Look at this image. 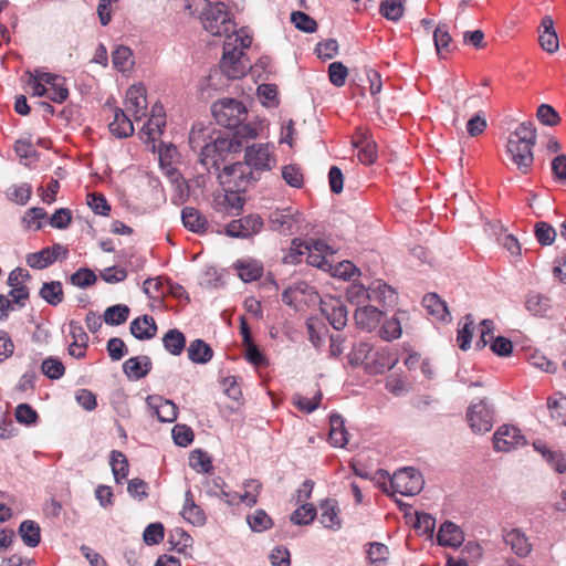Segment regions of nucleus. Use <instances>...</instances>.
Listing matches in <instances>:
<instances>
[{
	"label": "nucleus",
	"instance_id": "052dcab7",
	"mask_svg": "<svg viewBox=\"0 0 566 566\" xmlns=\"http://www.w3.org/2000/svg\"><path fill=\"white\" fill-rule=\"evenodd\" d=\"M316 516V509L312 504H303L291 515V521L296 525H307Z\"/></svg>",
	"mask_w": 566,
	"mask_h": 566
},
{
	"label": "nucleus",
	"instance_id": "0eeeda50",
	"mask_svg": "<svg viewBox=\"0 0 566 566\" xmlns=\"http://www.w3.org/2000/svg\"><path fill=\"white\" fill-rule=\"evenodd\" d=\"M467 419L474 433H486L493 427L494 409L488 399H481L468 408Z\"/></svg>",
	"mask_w": 566,
	"mask_h": 566
},
{
	"label": "nucleus",
	"instance_id": "8fccbe9b",
	"mask_svg": "<svg viewBox=\"0 0 566 566\" xmlns=\"http://www.w3.org/2000/svg\"><path fill=\"white\" fill-rule=\"evenodd\" d=\"M547 407L552 419H554L557 424L566 427V397L549 398Z\"/></svg>",
	"mask_w": 566,
	"mask_h": 566
},
{
	"label": "nucleus",
	"instance_id": "f8f14e48",
	"mask_svg": "<svg viewBox=\"0 0 566 566\" xmlns=\"http://www.w3.org/2000/svg\"><path fill=\"white\" fill-rule=\"evenodd\" d=\"M263 228V220L259 214H249L232 220L226 228V233L232 238H248L256 234Z\"/></svg>",
	"mask_w": 566,
	"mask_h": 566
},
{
	"label": "nucleus",
	"instance_id": "13d9d810",
	"mask_svg": "<svg viewBox=\"0 0 566 566\" xmlns=\"http://www.w3.org/2000/svg\"><path fill=\"white\" fill-rule=\"evenodd\" d=\"M70 281L73 285L85 289L95 284L97 276L91 269L81 268L71 275Z\"/></svg>",
	"mask_w": 566,
	"mask_h": 566
},
{
	"label": "nucleus",
	"instance_id": "72a5a7b5",
	"mask_svg": "<svg viewBox=\"0 0 566 566\" xmlns=\"http://www.w3.org/2000/svg\"><path fill=\"white\" fill-rule=\"evenodd\" d=\"M39 294L48 304L56 306L62 303L64 297L62 283L60 281L45 282Z\"/></svg>",
	"mask_w": 566,
	"mask_h": 566
},
{
	"label": "nucleus",
	"instance_id": "2eb2a0df",
	"mask_svg": "<svg viewBox=\"0 0 566 566\" xmlns=\"http://www.w3.org/2000/svg\"><path fill=\"white\" fill-rule=\"evenodd\" d=\"M147 406L160 422H172L177 419L178 408L171 400L160 396H148Z\"/></svg>",
	"mask_w": 566,
	"mask_h": 566
},
{
	"label": "nucleus",
	"instance_id": "20e7f679",
	"mask_svg": "<svg viewBox=\"0 0 566 566\" xmlns=\"http://www.w3.org/2000/svg\"><path fill=\"white\" fill-rule=\"evenodd\" d=\"M198 6H201L203 12L200 17L202 25L207 32L213 36H230L241 33L243 30L237 31L234 22L231 20L227 7L223 2L211 3L209 0H195Z\"/></svg>",
	"mask_w": 566,
	"mask_h": 566
},
{
	"label": "nucleus",
	"instance_id": "4c0bfd02",
	"mask_svg": "<svg viewBox=\"0 0 566 566\" xmlns=\"http://www.w3.org/2000/svg\"><path fill=\"white\" fill-rule=\"evenodd\" d=\"M130 310L125 304H116L105 310L103 319L107 325L117 326L125 323L129 317Z\"/></svg>",
	"mask_w": 566,
	"mask_h": 566
},
{
	"label": "nucleus",
	"instance_id": "7c9ffc66",
	"mask_svg": "<svg viewBox=\"0 0 566 566\" xmlns=\"http://www.w3.org/2000/svg\"><path fill=\"white\" fill-rule=\"evenodd\" d=\"M369 301L382 304L395 303L397 295L395 290L382 281H376L369 286Z\"/></svg>",
	"mask_w": 566,
	"mask_h": 566
},
{
	"label": "nucleus",
	"instance_id": "aec40b11",
	"mask_svg": "<svg viewBox=\"0 0 566 566\" xmlns=\"http://www.w3.org/2000/svg\"><path fill=\"white\" fill-rule=\"evenodd\" d=\"M382 316V312L379 311L377 307L371 305H364L359 306L355 311V322L356 324L365 329V331H373L376 328V326L379 324Z\"/></svg>",
	"mask_w": 566,
	"mask_h": 566
},
{
	"label": "nucleus",
	"instance_id": "79ce46f5",
	"mask_svg": "<svg viewBox=\"0 0 566 566\" xmlns=\"http://www.w3.org/2000/svg\"><path fill=\"white\" fill-rule=\"evenodd\" d=\"M405 0H382L379 11L382 17L391 21H398L402 18Z\"/></svg>",
	"mask_w": 566,
	"mask_h": 566
},
{
	"label": "nucleus",
	"instance_id": "4be33fe9",
	"mask_svg": "<svg viewBox=\"0 0 566 566\" xmlns=\"http://www.w3.org/2000/svg\"><path fill=\"white\" fill-rule=\"evenodd\" d=\"M181 516L195 526H202L206 523V514L203 510L195 503L191 490H187L185 493Z\"/></svg>",
	"mask_w": 566,
	"mask_h": 566
},
{
	"label": "nucleus",
	"instance_id": "4d7b16f0",
	"mask_svg": "<svg viewBox=\"0 0 566 566\" xmlns=\"http://www.w3.org/2000/svg\"><path fill=\"white\" fill-rule=\"evenodd\" d=\"M401 333V321L398 317L385 321L379 331L380 337L387 342L399 338Z\"/></svg>",
	"mask_w": 566,
	"mask_h": 566
},
{
	"label": "nucleus",
	"instance_id": "c85d7f7f",
	"mask_svg": "<svg viewBox=\"0 0 566 566\" xmlns=\"http://www.w3.org/2000/svg\"><path fill=\"white\" fill-rule=\"evenodd\" d=\"M188 358L195 364H207L213 357V350L209 344L202 339L190 342L187 348Z\"/></svg>",
	"mask_w": 566,
	"mask_h": 566
},
{
	"label": "nucleus",
	"instance_id": "69168bd1",
	"mask_svg": "<svg viewBox=\"0 0 566 566\" xmlns=\"http://www.w3.org/2000/svg\"><path fill=\"white\" fill-rule=\"evenodd\" d=\"M15 419L19 423L31 426L38 421L36 411L28 403H20L15 408Z\"/></svg>",
	"mask_w": 566,
	"mask_h": 566
},
{
	"label": "nucleus",
	"instance_id": "5fc2aeb1",
	"mask_svg": "<svg viewBox=\"0 0 566 566\" xmlns=\"http://www.w3.org/2000/svg\"><path fill=\"white\" fill-rule=\"evenodd\" d=\"M114 67L125 72L133 65L132 51L127 46H118L112 54Z\"/></svg>",
	"mask_w": 566,
	"mask_h": 566
},
{
	"label": "nucleus",
	"instance_id": "de8ad7c7",
	"mask_svg": "<svg viewBox=\"0 0 566 566\" xmlns=\"http://www.w3.org/2000/svg\"><path fill=\"white\" fill-rule=\"evenodd\" d=\"M322 397V392L317 390L313 398H307L300 394H295L292 398V401L294 407L298 410L306 413H312L319 407Z\"/></svg>",
	"mask_w": 566,
	"mask_h": 566
},
{
	"label": "nucleus",
	"instance_id": "338daca9",
	"mask_svg": "<svg viewBox=\"0 0 566 566\" xmlns=\"http://www.w3.org/2000/svg\"><path fill=\"white\" fill-rule=\"evenodd\" d=\"M305 253V241L295 238L292 240V245L289 252L283 256V262L286 264H296L301 262V258Z\"/></svg>",
	"mask_w": 566,
	"mask_h": 566
},
{
	"label": "nucleus",
	"instance_id": "ddd939ff",
	"mask_svg": "<svg viewBox=\"0 0 566 566\" xmlns=\"http://www.w3.org/2000/svg\"><path fill=\"white\" fill-rule=\"evenodd\" d=\"M125 107L136 122L147 115L146 90L142 84L132 85L127 90Z\"/></svg>",
	"mask_w": 566,
	"mask_h": 566
},
{
	"label": "nucleus",
	"instance_id": "bb28decb",
	"mask_svg": "<svg viewBox=\"0 0 566 566\" xmlns=\"http://www.w3.org/2000/svg\"><path fill=\"white\" fill-rule=\"evenodd\" d=\"M422 305L427 310L428 314L439 321H448L450 318V313L446 302L436 293L426 294L422 298Z\"/></svg>",
	"mask_w": 566,
	"mask_h": 566
},
{
	"label": "nucleus",
	"instance_id": "c9c22d12",
	"mask_svg": "<svg viewBox=\"0 0 566 566\" xmlns=\"http://www.w3.org/2000/svg\"><path fill=\"white\" fill-rule=\"evenodd\" d=\"M109 463L112 467V472L115 481L117 483H122L124 480H126L129 471V465L125 454L120 451H112Z\"/></svg>",
	"mask_w": 566,
	"mask_h": 566
},
{
	"label": "nucleus",
	"instance_id": "9d476101",
	"mask_svg": "<svg viewBox=\"0 0 566 566\" xmlns=\"http://www.w3.org/2000/svg\"><path fill=\"white\" fill-rule=\"evenodd\" d=\"M232 140L223 137H216L201 147L200 163L207 170L211 167L218 168V161L223 159V154L232 148Z\"/></svg>",
	"mask_w": 566,
	"mask_h": 566
},
{
	"label": "nucleus",
	"instance_id": "5701e85b",
	"mask_svg": "<svg viewBox=\"0 0 566 566\" xmlns=\"http://www.w3.org/2000/svg\"><path fill=\"white\" fill-rule=\"evenodd\" d=\"M132 335L139 340L151 339L157 333L155 319L149 315H143L130 323Z\"/></svg>",
	"mask_w": 566,
	"mask_h": 566
},
{
	"label": "nucleus",
	"instance_id": "680f3d73",
	"mask_svg": "<svg viewBox=\"0 0 566 566\" xmlns=\"http://www.w3.org/2000/svg\"><path fill=\"white\" fill-rule=\"evenodd\" d=\"M464 325L458 331L457 340L459 344V347L462 350H468L471 346V339H472V326H473V316L471 314H468L465 317Z\"/></svg>",
	"mask_w": 566,
	"mask_h": 566
},
{
	"label": "nucleus",
	"instance_id": "a878e982",
	"mask_svg": "<svg viewBox=\"0 0 566 566\" xmlns=\"http://www.w3.org/2000/svg\"><path fill=\"white\" fill-rule=\"evenodd\" d=\"M182 224L195 233H205L209 227L206 217L196 208L185 207L181 211Z\"/></svg>",
	"mask_w": 566,
	"mask_h": 566
},
{
	"label": "nucleus",
	"instance_id": "49530a36",
	"mask_svg": "<svg viewBox=\"0 0 566 566\" xmlns=\"http://www.w3.org/2000/svg\"><path fill=\"white\" fill-rule=\"evenodd\" d=\"M262 484L258 480H247L243 483V493L240 494V501L247 506H253L258 502L259 494L261 492Z\"/></svg>",
	"mask_w": 566,
	"mask_h": 566
},
{
	"label": "nucleus",
	"instance_id": "6ab92c4d",
	"mask_svg": "<svg viewBox=\"0 0 566 566\" xmlns=\"http://www.w3.org/2000/svg\"><path fill=\"white\" fill-rule=\"evenodd\" d=\"M538 32L541 48L549 54L555 53L559 49V41L554 29V21L552 17L545 15L542 19Z\"/></svg>",
	"mask_w": 566,
	"mask_h": 566
},
{
	"label": "nucleus",
	"instance_id": "cd10ccee",
	"mask_svg": "<svg viewBox=\"0 0 566 566\" xmlns=\"http://www.w3.org/2000/svg\"><path fill=\"white\" fill-rule=\"evenodd\" d=\"M329 442L333 447L344 448L348 442V432L344 426V419L338 413L329 417Z\"/></svg>",
	"mask_w": 566,
	"mask_h": 566
},
{
	"label": "nucleus",
	"instance_id": "f704fd0d",
	"mask_svg": "<svg viewBox=\"0 0 566 566\" xmlns=\"http://www.w3.org/2000/svg\"><path fill=\"white\" fill-rule=\"evenodd\" d=\"M19 534L23 543L29 547H35L41 541L40 526L34 521H23L19 527Z\"/></svg>",
	"mask_w": 566,
	"mask_h": 566
},
{
	"label": "nucleus",
	"instance_id": "6e6d98bb",
	"mask_svg": "<svg viewBox=\"0 0 566 566\" xmlns=\"http://www.w3.org/2000/svg\"><path fill=\"white\" fill-rule=\"evenodd\" d=\"M291 21L296 29L306 33H313L317 29L316 21L302 11H293L291 14Z\"/></svg>",
	"mask_w": 566,
	"mask_h": 566
},
{
	"label": "nucleus",
	"instance_id": "4468645a",
	"mask_svg": "<svg viewBox=\"0 0 566 566\" xmlns=\"http://www.w3.org/2000/svg\"><path fill=\"white\" fill-rule=\"evenodd\" d=\"M321 311L336 329H343L347 324V308L338 298H328L321 302Z\"/></svg>",
	"mask_w": 566,
	"mask_h": 566
},
{
	"label": "nucleus",
	"instance_id": "7ed1b4c3",
	"mask_svg": "<svg viewBox=\"0 0 566 566\" xmlns=\"http://www.w3.org/2000/svg\"><path fill=\"white\" fill-rule=\"evenodd\" d=\"M252 38L247 33L234 34V36H230L229 40L224 41L220 69L228 78H240L250 67L243 57V51L250 48Z\"/></svg>",
	"mask_w": 566,
	"mask_h": 566
},
{
	"label": "nucleus",
	"instance_id": "1a4fd4ad",
	"mask_svg": "<svg viewBox=\"0 0 566 566\" xmlns=\"http://www.w3.org/2000/svg\"><path fill=\"white\" fill-rule=\"evenodd\" d=\"M526 444L521 430L512 424H503L493 434V447L499 452H510Z\"/></svg>",
	"mask_w": 566,
	"mask_h": 566
},
{
	"label": "nucleus",
	"instance_id": "2f4dec72",
	"mask_svg": "<svg viewBox=\"0 0 566 566\" xmlns=\"http://www.w3.org/2000/svg\"><path fill=\"white\" fill-rule=\"evenodd\" d=\"M238 275L243 282H252L261 277L263 268L255 260L238 261L235 263Z\"/></svg>",
	"mask_w": 566,
	"mask_h": 566
},
{
	"label": "nucleus",
	"instance_id": "864d4df0",
	"mask_svg": "<svg viewBox=\"0 0 566 566\" xmlns=\"http://www.w3.org/2000/svg\"><path fill=\"white\" fill-rule=\"evenodd\" d=\"M41 370L50 379H60L65 373V367L59 358L49 357L42 361Z\"/></svg>",
	"mask_w": 566,
	"mask_h": 566
},
{
	"label": "nucleus",
	"instance_id": "a19ab883",
	"mask_svg": "<svg viewBox=\"0 0 566 566\" xmlns=\"http://www.w3.org/2000/svg\"><path fill=\"white\" fill-rule=\"evenodd\" d=\"M55 262L53 251L44 248L39 252L30 253L27 255V264L32 269L42 270Z\"/></svg>",
	"mask_w": 566,
	"mask_h": 566
},
{
	"label": "nucleus",
	"instance_id": "ea45409f",
	"mask_svg": "<svg viewBox=\"0 0 566 566\" xmlns=\"http://www.w3.org/2000/svg\"><path fill=\"white\" fill-rule=\"evenodd\" d=\"M189 465L198 473H210L213 469L211 458L201 449H196L190 452Z\"/></svg>",
	"mask_w": 566,
	"mask_h": 566
},
{
	"label": "nucleus",
	"instance_id": "a18cd8bd",
	"mask_svg": "<svg viewBox=\"0 0 566 566\" xmlns=\"http://www.w3.org/2000/svg\"><path fill=\"white\" fill-rule=\"evenodd\" d=\"M373 348L368 343L356 344L348 355V360L352 366L363 365L371 359Z\"/></svg>",
	"mask_w": 566,
	"mask_h": 566
},
{
	"label": "nucleus",
	"instance_id": "dca6fc26",
	"mask_svg": "<svg viewBox=\"0 0 566 566\" xmlns=\"http://www.w3.org/2000/svg\"><path fill=\"white\" fill-rule=\"evenodd\" d=\"M166 126V115L163 106L154 105L151 115L142 128V135L146 136L147 142H156L163 134Z\"/></svg>",
	"mask_w": 566,
	"mask_h": 566
},
{
	"label": "nucleus",
	"instance_id": "423d86ee",
	"mask_svg": "<svg viewBox=\"0 0 566 566\" xmlns=\"http://www.w3.org/2000/svg\"><path fill=\"white\" fill-rule=\"evenodd\" d=\"M421 473L413 468H403L394 473L389 484L394 493L405 496L418 494L423 488Z\"/></svg>",
	"mask_w": 566,
	"mask_h": 566
},
{
	"label": "nucleus",
	"instance_id": "473e14b6",
	"mask_svg": "<svg viewBox=\"0 0 566 566\" xmlns=\"http://www.w3.org/2000/svg\"><path fill=\"white\" fill-rule=\"evenodd\" d=\"M163 345L169 354L178 356L186 346V337L179 329L172 328L164 335Z\"/></svg>",
	"mask_w": 566,
	"mask_h": 566
},
{
	"label": "nucleus",
	"instance_id": "39448f33",
	"mask_svg": "<svg viewBox=\"0 0 566 566\" xmlns=\"http://www.w3.org/2000/svg\"><path fill=\"white\" fill-rule=\"evenodd\" d=\"M216 122L227 128L238 127L247 117L244 104L234 98H222L212 104Z\"/></svg>",
	"mask_w": 566,
	"mask_h": 566
},
{
	"label": "nucleus",
	"instance_id": "0e129e2a",
	"mask_svg": "<svg viewBox=\"0 0 566 566\" xmlns=\"http://www.w3.org/2000/svg\"><path fill=\"white\" fill-rule=\"evenodd\" d=\"M535 237L542 245H551L556 238V230L547 222L541 221L535 224Z\"/></svg>",
	"mask_w": 566,
	"mask_h": 566
},
{
	"label": "nucleus",
	"instance_id": "6e6552de",
	"mask_svg": "<svg viewBox=\"0 0 566 566\" xmlns=\"http://www.w3.org/2000/svg\"><path fill=\"white\" fill-rule=\"evenodd\" d=\"M302 220V213L292 207L276 209L269 216L270 228L285 235L297 232Z\"/></svg>",
	"mask_w": 566,
	"mask_h": 566
},
{
	"label": "nucleus",
	"instance_id": "c03bdc74",
	"mask_svg": "<svg viewBox=\"0 0 566 566\" xmlns=\"http://www.w3.org/2000/svg\"><path fill=\"white\" fill-rule=\"evenodd\" d=\"M244 200L235 192L226 193L222 200L218 201L220 210L230 216H237L243 209Z\"/></svg>",
	"mask_w": 566,
	"mask_h": 566
},
{
	"label": "nucleus",
	"instance_id": "9b49d317",
	"mask_svg": "<svg viewBox=\"0 0 566 566\" xmlns=\"http://www.w3.org/2000/svg\"><path fill=\"white\" fill-rule=\"evenodd\" d=\"M399 361V357L390 347L384 346L373 350L371 359L366 363L365 370L369 375H381L392 369Z\"/></svg>",
	"mask_w": 566,
	"mask_h": 566
},
{
	"label": "nucleus",
	"instance_id": "e433bc0d",
	"mask_svg": "<svg viewBox=\"0 0 566 566\" xmlns=\"http://www.w3.org/2000/svg\"><path fill=\"white\" fill-rule=\"evenodd\" d=\"M451 40L452 39L448 25L444 23H439L433 32V42L437 54L440 57H443V53L451 52Z\"/></svg>",
	"mask_w": 566,
	"mask_h": 566
},
{
	"label": "nucleus",
	"instance_id": "393cba45",
	"mask_svg": "<svg viewBox=\"0 0 566 566\" xmlns=\"http://www.w3.org/2000/svg\"><path fill=\"white\" fill-rule=\"evenodd\" d=\"M109 132L117 138H127L134 133V125L125 111L114 109L113 120L108 125Z\"/></svg>",
	"mask_w": 566,
	"mask_h": 566
},
{
	"label": "nucleus",
	"instance_id": "f03ea898",
	"mask_svg": "<svg viewBox=\"0 0 566 566\" xmlns=\"http://www.w3.org/2000/svg\"><path fill=\"white\" fill-rule=\"evenodd\" d=\"M537 133L532 122H523L510 134L506 153L516 169L526 175L534 164L533 147L536 144Z\"/></svg>",
	"mask_w": 566,
	"mask_h": 566
},
{
	"label": "nucleus",
	"instance_id": "a211bd4d",
	"mask_svg": "<svg viewBox=\"0 0 566 566\" xmlns=\"http://www.w3.org/2000/svg\"><path fill=\"white\" fill-rule=\"evenodd\" d=\"M319 523L328 530L338 531L342 527L338 503L334 499H326L319 504Z\"/></svg>",
	"mask_w": 566,
	"mask_h": 566
},
{
	"label": "nucleus",
	"instance_id": "603ef678",
	"mask_svg": "<svg viewBox=\"0 0 566 566\" xmlns=\"http://www.w3.org/2000/svg\"><path fill=\"white\" fill-rule=\"evenodd\" d=\"M46 218V212L43 208H30L23 216L22 222L28 230H40L42 228V220Z\"/></svg>",
	"mask_w": 566,
	"mask_h": 566
},
{
	"label": "nucleus",
	"instance_id": "37998d69",
	"mask_svg": "<svg viewBox=\"0 0 566 566\" xmlns=\"http://www.w3.org/2000/svg\"><path fill=\"white\" fill-rule=\"evenodd\" d=\"M353 145L359 148L357 157L364 165H371L377 158L376 145L374 142L361 138L358 142H354Z\"/></svg>",
	"mask_w": 566,
	"mask_h": 566
},
{
	"label": "nucleus",
	"instance_id": "774afa93",
	"mask_svg": "<svg viewBox=\"0 0 566 566\" xmlns=\"http://www.w3.org/2000/svg\"><path fill=\"white\" fill-rule=\"evenodd\" d=\"M537 119L546 126H555L560 122L558 113L548 104H541L536 113Z\"/></svg>",
	"mask_w": 566,
	"mask_h": 566
},
{
	"label": "nucleus",
	"instance_id": "58836bf2",
	"mask_svg": "<svg viewBox=\"0 0 566 566\" xmlns=\"http://www.w3.org/2000/svg\"><path fill=\"white\" fill-rule=\"evenodd\" d=\"M168 543L178 553H186L192 546L193 539L185 530L176 527L169 532Z\"/></svg>",
	"mask_w": 566,
	"mask_h": 566
},
{
	"label": "nucleus",
	"instance_id": "b1692460",
	"mask_svg": "<svg viewBox=\"0 0 566 566\" xmlns=\"http://www.w3.org/2000/svg\"><path fill=\"white\" fill-rule=\"evenodd\" d=\"M151 368V361L148 356H136L128 358L124 365L123 370L129 379L144 378Z\"/></svg>",
	"mask_w": 566,
	"mask_h": 566
},
{
	"label": "nucleus",
	"instance_id": "f3484780",
	"mask_svg": "<svg viewBox=\"0 0 566 566\" xmlns=\"http://www.w3.org/2000/svg\"><path fill=\"white\" fill-rule=\"evenodd\" d=\"M503 539L505 544L511 547L513 553L521 558L527 557L533 549L528 537L521 528L505 531Z\"/></svg>",
	"mask_w": 566,
	"mask_h": 566
},
{
	"label": "nucleus",
	"instance_id": "e2e57ef3",
	"mask_svg": "<svg viewBox=\"0 0 566 566\" xmlns=\"http://www.w3.org/2000/svg\"><path fill=\"white\" fill-rule=\"evenodd\" d=\"M348 70L342 62H333L328 65V77L336 87H342L347 78Z\"/></svg>",
	"mask_w": 566,
	"mask_h": 566
},
{
	"label": "nucleus",
	"instance_id": "c756f323",
	"mask_svg": "<svg viewBox=\"0 0 566 566\" xmlns=\"http://www.w3.org/2000/svg\"><path fill=\"white\" fill-rule=\"evenodd\" d=\"M526 310L534 316H545L552 307V301L548 296L538 292H530L525 300Z\"/></svg>",
	"mask_w": 566,
	"mask_h": 566
},
{
	"label": "nucleus",
	"instance_id": "3c124183",
	"mask_svg": "<svg viewBox=\"0 0 566 566\" xmlns=\"http://www.w3.org/2000/svg\"><path fill=\"white\" fill-rule=\"evenodd\" d=\"M32 195V187L30 184L14 185L8 189V198L20 206L28 203Z\"/></svg>",
	"mask_w": 566,
	"mask_h": 566
},
{
	"label": "nucleus",
	"instance_id": "f257e3e1",
	"mask_svg": "<svg viewBox=\"0 0 566 566\" xmlns=\"http://www.w3.org/2000/svg\"><path fill=\"white\" fill-rule=\"evenodd\" d=\"M274 147L270 144H254L245 148L244 163H235L223 168V175L232 178L235 187L244 188L251 180H256L255 171L271 170L275 164Z\"/></svg>",
	"mask_w": 566,
	"mask_h": 566
},
{
	"label": "nucleus",
	"instance_id": "bf43d9fd",
	"mask_svg": "<svg viewBox=\"0 0 566 566\" xmlns=\"http://www.w3.org/2000/svg\"><path fill=\"white\" fill-rule=\"evenodd\" d=\"M282 178L293 188H301L304 184L301 168L293 164L282 167Z\"/></svg>",
	"mask_w": 566,
	"mask_h": 566
},
{
	"label": "nucleus",
	"instance_id": "412c9836",
	"mask_svg": "<svg viewBox=\"0 0 566 566\" xmlns=\"http://www.w3.org/2000/svg\"><path fill=\"white\" fill-rule=\"evenodd\" d=\"M437 541L441 546L458 547L463 543L464 536L458 525L447 521L440 526Z\"/></svg>",
	"mask_w": 566,
	"mask_h": 566
},
{
	"label": "nucleus",
	"instance_id": "09e8293b",
	"mask_svg": "<svg viewBox=\"0 0 566 566\" xmlns=\"http://www.w3.org/2000/svg\"><path fill=\"white\" fill-rule=\"evenodd\" d=\"M247 522L253 532H263L272 526V518L264 510H255L247 516Z\"/></svg>",
	"mask_w": 566,
	"mask_h": 566
}]
</instances>
